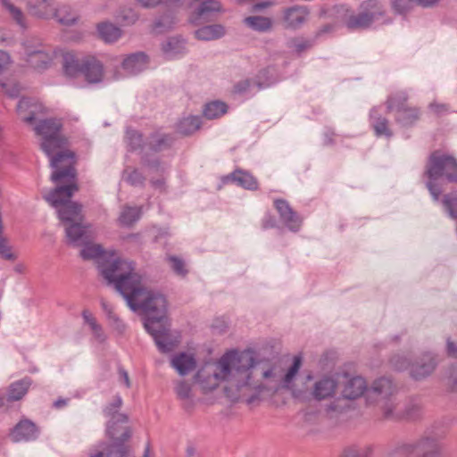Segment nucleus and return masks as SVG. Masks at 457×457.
<instances>
[{
	"mask_svg": "<svg viewBox=\"0 0 457 457\" xmlns=\"http://www.w3.org/2000/svg\"><path fill=\"white\" fill-rule=\"evenodd\" d=\"M301 364V357L295 356L283 374L278 364L256 359L251 351H229L218 361L204 366L196 380L204 392L216 389L223 381L228 397L233 401L245 398L251 404L264 395H274L281 387H290Z\"/></svg>",
	"mask_w": 457,
	"mask_h": 457,
	"instance_id": "obj_1",
	"label": "nucleus"
},
{
	"mask_svg": "<svg viewBox=\"0 0 457 457\" xmlns=\"http://www.w3.org/2000/svg\"><path fill=\"white\" fill-rule=\"evenodd\" d=\"M52 168L54 171L51 180L56 187L45 194L43 198L56 210L65 228L68 244L78 247L87 238V227L83 224L82 205L71 201L72 195L79 190L72 154H59L52 160Z\"/></svg>",
	"mask_w": 457,
	"mask_h": 457,
	"instance_id": "obj_2",
	"label": "nucleus"
},
{
	"mask_svg": "<svg viewBox=\"0 0 457 457\" xmlns=\"http://www.w3.org/2000/svg\"><path fill=\"white\" fill-rule=\"evenodd\" d=\"M99 272L107 284L112 285L127 303L132 302L131 294L143 283V278L136 270L135 263L115 253H110L99 262Z\"/></svg>",
	"mask_w": 457,
	"mask_h": 457,
	"instance_id": "obj_3",
	"label": "nucleus"
},
{
	"mask_svg": "<svg viewBox=\"0 0 457 457\" xmlns=\"http://www.w3.org/2000/svg\"><path fill=\"white\" fill-rule=\"evenodd\" d=\"M133 300L127 303L131 310H142L147 316L145 322L151 320H158L159 323L168 321L166 317L167 301L159 292L147 288L142 283L132 294Z\"/></svg>",
	"mask_w": 457,
	"mask_h": 457,
	"instance_id": "obj_4",
	"label": "nucleus"
},
{
	"mask_svg": "<svg viewBox=\"0 0 457 457\" xmlns=\"http://www.w3.org/2000/svg\"><path fill=\"white\" fill-rule=\"evenodd\" d=\"M62 122L56 119H46L38 121L34 127L36 134L41 137V148L42 150L51 157L50 164L52 165V160L57 157L61 154H72L73 164L74 154L71 151H62V147L66 144V139L61 134Z\"/></svg>",
	"mask_w": 457,
	"mask_h": 457,
	"instance_id": "obj_5",
	"label": "nucleus"
},
{
	"mask_svg": "<svg viewBox=\"0 0 457 457\" xmlns=\"http://www.w3.org/2000/svg\"><path fill=\"white\" fill-rule=\"evenodd\" d=\"M385 5L378 0L363 1L358 13H351L345 20V25L351 30L365 29L375 21L386 16Z\"/></svg>",
	"mask_w": 457,
	"mask_h": 457,
	"instance_id": "obj_6",
	"label": "nucleus"
},
{
	"mask_svg": "<svg viewBox=\"0 0 457 457\" xmlns=\"http://www.w3.org/2000/svg\"><path fill=\"white\" fill-rule=\"evenodd\" d=\"M297 372H299V370ZM297 374L298 373L295 375ZM295 378L296 376L292 379L290 387H281L278 391L281 389L290 390L293 396L299 399H304L307 395L310 394V395L317 401L331 399L337 395V382L333 378L323 377L318 379L313 383L310 391L308 386H299L295 384Z\"/></svg>",
	"mask_w": 457,
	"mask_h": 457,
	"instance_id": "obj_7",
	"label": "nucleus"
},
{
	"mask_svg": "<svg viewBox=\"0 0 457 457\" xmlns=\"http://www.w3.org/2000/svg\"><path fill=\"white\" fill-rule=\"evenodd\" d=\"M425 174L431 180L445 177L449 182H457V160L452 155L436 151L429 156Z\"/></svg>",
	"mask_w": 457,
	"mask_h": 457,
	"instance_id": "obj_8",
	"label": "nucleus"
},
{
	"mask_svg": "<svg viewBox=\"0 0 457 457\" xmlns=\"http://www.w3.org/2000/svg\"><path fill=\"white\" fill-rule=\"evenodd\" d=\"M395 370H403L410 368V375L415 380L424 379L435 370L436 362L431 354L426 353L416 359L411 364L406 357L396 355L391 360Z\"/></svg>",
	"mask_w": 457,
	"mask_h": 457,
	"instance_id": "obj_9",
	"label": "nucleus"
},
{
	"mask_svg": "<svg viewBox=\"0 0 457 457\" xmlns=\"http://www.w3.org/2000/svg\"><path fill=\"white\" fill-rule=\"evenodd\" d=\"M145 328L154 337L159 351L162 353L171 352L179 343V337L170 333L168 321L159 323L158 320H151L145 322Z\"/></svg>",
	"mask_w": 457,
	"mask_h": 457,
	"instance_id": "obj_10",
	"label": "nucleus"
},
{
	"mask_svg": "<svg viewBox=\"0 0 457 457\" xmlns=\"http://www.w3.org/2000/svg\"><path fill=\"white\" fill-rule=\"evenodd\" d=\"M131 434L128 415L120 414L116 416V419L110 420L107 424V435L111 442L101 445L129 444Z\"/></svg>",
	"mask_w": 457,
	"mask_h": 457,
	"instance_id": "obj_11",
	"label": "nucleus"
},
{
	"mask_svg": "<svg viewBox=\"0 0 457 457\" xmlns=\"http://www.w3.org/2000/svg\"><path fill=\"white\" fill-rule=\"evenodd\" d=\"M426 436L415 444H408L403 446L405 454H414L416 457H436L441 450L440 438Z\"/></svg>",
	"mask_w": 457,
	"mask_h": 457,
	"instance_id": "obj_12",
	"label": "nucleus"
},
{
	"mask_svg": "<svg viewBox=\"0 0 457 457\" xmlns=\"http://www.w3.org/2000/svg\"><path fill=\"white\" fill-rule=\"evenodd\" d=\"M48 109L41 102L34 98L23 97L17 104V112L26 123L32 125L34 121L41 120Z\"/></svg>",
	"mask_w": 457,
	"mask_h": 457,
	"instance_id": "obj_13",
	"label": "nucleus"
},
{
	"mask_svg": "<svg viewBox=\"0 0 457 457\" xmlns=\"http://www.w3.org/2000/svg\"><path fill=\"white\" fill-rule=\"evenodd\" d=\"M309 14L310 11L306 6L295 5L286 8L283 11V25L287 29H297L307 21Z\"/></svg>",
	"mask_w": 457,
	"mask_h": 457,
	"instance_id": "obj_14",
	"label": "nucleus"
},
{
	"mask_svg": "<svg viewBox=\"0 0 457 457\" xmlns=\"http://www.w3.org/2000/svg\"><path fill=\"white\" fill-rule=\"evenodd\" d=\"M9 64V55L4 51H0V86L6 95L15 97L19 95L21 87L14 79L4 77Z\"/></svg>",
	"mask_w": 457,
	"mask_h": 457,
	"instance_id": "obj_15",
	"label": "nucleus"
},
{
	"mask_svg": "<svg viewBox=\"0 0 457 457\" xmlns=\"http://www.w3.org/2000/svg\"><path fill=\"white\" fill-rule=\"evenodd\" d=\"M89 457H135L129 444L98 445Z\"/></svg>",
	"mask_w": 457,
	"mask_h": 457,
	"instance_id": "obj_16",
	"label": "nucleus"
},
{
	"mask_svg": "<svg viewBox=\"0 0 457 457\" xmlns=\"http://www.w3.org/2000/svg\"><path fill=\"white\" fill-rule=\"evenodd\" d=\"M38 428L28 419L21 420L12 429L10 436L13 442L35 440L38 436Z\"/></svg>",
	"mask_w": 457,
	"mask_h": 457,
	"instance_id": "obj_17",
	"label": "nucleus"
},
{
	"mask_svg": "<svg viewBox=\"0 0 457 457\" xmlns=\"http://www.w3.org/2000/svg\"><path fill=\"white\" fill-rule=\"evenodd\" d=\"M274 205L285 225L290 230L297 231L301 227L302 220L289 204L284 199H276Z\"/></svg>",
	"mask_w": 457,
	"mask_h": 457,
	"instance_id": "obj_18",
	"label": "nucleus"
},
{
	"mask_svg": "<svg viewBox=\"0 0 457 457\" xmlns=\"http://www.w3.org/2000/svg\"><path fill=\"white\" fill-rule=\"evenodd\" d=\"M82 74L89 83H98L104 78V65L95 56L82 59Z\"/></svg>",
	"mask_w": 457,
	"mask_h": 457,
	"instance_id": "obj_19",
	"label": "nucleus"
},
{
	"mask_svg": "<svg viewBox=\"0 0 457 457\" xmlns=\"http://www.w3.org/2000/svg\"><path fill=\"white\" fill-rule=\"evenodd\" d=\"M90 235L88 229H87V238L79 245L82 246L79 254L83 260L95 261L99 269V262H102L104 258L109 256L111 253L104 251L102 245L99 244L90 243L88 241Z\"/></svg>",
	"mask_w": 457,
	"mask_h": 457,
	"instance_id": "obj_20",
	"label": "nucleus"
},
{
	"mask_svg": "<svg viewBox=\"0 0 457 457\" xmlns=\"http://www.w3.org/2000/svg\"><path fill=\"white\" fill-rule=\"evenodd\" d=\"M174 391L183 408L187 411H191L195 404L192 385L184 380H179L175 384Z\"/></svg>",
	"mask_w": 457,
	"mask_h": 457,
	"instance_id": "obj_21",
	"label": "nucleus"
},
{
	"mask_svg": "<svg viewBox=\"0 0 457 457\" xmlns=\"http://www.w3.org/2000/svg\"><path fill=\"white\" fill-rule=\"evenodd\" d=\"M394 392L392 382L385 378L376 380L371 388L368 391L369 398L381 402L386 400Z\"/></svg>",
	"mask_w": 457,
	"mask_h": 457,
	"instance_id": "obj_22",
	"label": "nucleus"
},
{
	"mask_svg": "<svg viewBox=\"0 0 457 457\" xmlns=\"http://www.w3.org/2000/svg\"><path fill=\"white\" fill-rule=\"evenodd\" d=\"M147 63L148 58L144 53H136L124 58L121 65L125 71L134 75L145 70Z\"/></svg>",
	"mask_w": 457,
	"mask_h": 457,
	"instance_id": "obj_23",
	"label": "nucleus"
},
{
	"mask_svg": "<svg viewBox=\"0 0 457 457\" xmlns=\"http://www.w3.org/2000/svg\"><path fill=\"white\" fill-rule=\"evenodd\" d=\"M28 6L32 14L49 19L53 18L56 4L54 0H29Z\"/></svg>",
	"mask_w": 457,
	"mask_h": 457,
	"instance_id": "obj_24",
	"label": "nucleus"
},
{
	"mask_svg": "<svg viewBox=\"0 0 457 457\" xmlns=\"http://www.w3.org/2000/svg\"><path fill=\"white\" fill-rule=\"evenodd\" d=\"M195 359L192 354L181 353L172 357L171 366L184 376L192 371L195 368Z\"/></svg>",
	"mask_w": 457,
	"mask_h": 457,
	"instance_id": "obj_25",
	"label": "nucleus"
},
{
	"mask_svg": "<svg viewBox=\"0 0 457 457\" xmlns=\"http://www.w3.org/2000/svg\"><path fill=\"white\" fill-rule=\"evenodd\" d=\"M367 388V384L361 377L350 378L345 385L343 395L347 399H355L362 395Z\"/></svg>",
	"mask_w": 457,
	"mask_h": 457,
	"instance_id": "obj_26",
	"label": "nucleus"
},
{
	"mask_svg": "<svg viewBox=\"0 0 457 457\" xmlns=\"http://www.w3.org/2000/svg\"><path fill=\"white\" fill-rule=\"evenodd\" d=\"M226 179H230L248 190H256L258 188L256 179L249 172L241 170H235Z\"/></svg>",
	"mask_w": 457,
	"mask_h": 457,
	"instance_id": "obj_27",
	"label": "nucleus"
},
{
	"mask_svg": "<svg viewBox=\"0 0 457 457\" xmlns=\"http://www.w3.org/2000/svg\"><path fill=\"white\" fill-rule=\"evenodd\" d=\"M420 109L415 106L408 105L401 110L399 113L395 114V121L403 127L412 126L420 120Z\"/></svg>",
	"mask_w": 457,
	"mask_h": 457,
	"instance_id": "obj_28",
	"label": "nucleus"
},
{
	"mask_svg": "<svg viewBox=\"0 0 457 457\" xmlns=\"http://www.w3.org/2000/svg\"><path fill=\"white\" fill-rule=\"evenodd\" d=\"M2 6L9 17L21 28H27V19L22 10L12 4L10 0H1Z\"/></svg>",
	"mask_w": 457,
	"mask_h": 457,
	"instance_id": "obj_29",
	"label": "nucleus"
},
{
	"mask_svg": "<svg viewBox=\"0 0 457 457\" xmlns=\"http://www.w3.org/2000/svg\"><path fill=\"white\" fill-rule=\"evenodd\" d=\"M97 32L99 37L107 43L114 42L121 36L120 29L110 22L99 23Z\"/></svg>",
	"mask_w": 457,
	"mask_h": 457,
	"instance_id": "obj_30",
	"label": "nucleus"
},
{
	"mask_svg": "<svg viewBox=\"0 0 457 457\" xmlns=\"http://www.w3.org/2000/svg\"><path fill=\"white\" fill-rule=\"evenodd\" d=\"M30 385L31 381L29 378H23L21 380L12 383L7 391L8 400H21L27 394Z\"/></svg>",
	"mask_w": 457,
	"mask_h": 457,
	"instance_id": "obj_31",
	"label": "nucleus"
},
{
	"mask_svg": "<svg viewBox=\"0 0 457 457\" xmlns=\"http://www.w3.org/2000/svg\"><path fill=\"white\" fill-rule=\"evenodd\" d=\"M246 26L259 32H265L272 28V20L264 16H249L245 18Z\"/></svg>",
	"mask_w": 457,
	"mask_h": 457,
	"instance_id": "obj_32",
	"label": "nucleus"
},
{
	"mask_svg": "<svg viewBox=\"0 0 457 457\" xmlns=\"http://www.w3.org/2000/svg\"><path fill=\"white\" fill-rule=\"evenodd\" d=\"M225 29L220 25L204 26L195 31V36L201 40H214L222 37Z\"/></svg>",
	"mask_w": 457,
	"mask_h": 457,
	"instance_id": "obj_33",
	"label": "nucleus"
},
{
	"mask_svg": "<svg viewBox=\"0 0 457 457\" xmlns=\"http://www.w3.org/2000/svg\"><path fill=\"white\" fill-rule=\"evenodd\" d=\"M408 95L405 92H397L391 95L386 100V108L388 112H396L399 113L401 110L408 106Z\"/></svg>",
	"mask_w": 457,
	"mask_h": 457,
	"instance_id": "obj_34",
	"label": "nucleus"
},
{
	"mask_svg": "<svg viewBox=\"0 0 457 457\" xmlns=\"http://www.w3.org/2000/svg\"><path fill=\"white\" fill-rule=\"evenodd\" d=\"M377 110L373 109L370 112V117L374 120L372 127L375 130V133L378 137H390L392 136V131L388 127V120L381 116H377Z\"/></svg>",
	"mask_w": 457,
	"mask_h": 457,
	"instance_id": "obj_35",
	"label": "nucleus"
},
{
	"mask_svg": "<svg viewBox=\"0 0 457 457\" xmlns=\"http://www.w3.org/2000/svg\"><path fill=\"white\" fill-rule=\"evenodd\" d=\"M63 70L68 77L75 78L79 74H82V60L79 62L71 54L63 56Z\"/></svg>",
	"mask_w": 457,
	"mask_h": 457,
	"instance_id": "obj_36",
	"label": "nucleus"
},
{
	"mask_svg": "<svg viewBox=\"0 0 457 457\" xmlns=\"http://www.w3.org/2000/svg\"><path fill=\"white\" fill-rule=\"evenodd\" d=\"M28 62L31 67L37 70L45 69L50 63L51 58L47 53L42 50H37L28 54Z\"/></svg>",
	"mask_w": 457,
	"mask_h": 457,
	"instance_id": "obj_37",
	"label": "nucleus"
},
{
	"mask_svg": "<svg viewBox=\"0 0 457 457\" xmlns=\"http://www.w3.org/2000/svg\"><path fill=\"white\" fill-rule=\"evenodd\" d=\"M200 120L196 116H188L179 120L177 131L181 135H190L199 129Z\"/></svg>",
	"mask_w": 457,
	"mask_h": 457,
	"instance_id": "obj_38",
	"label": "nucleus"
},
{
	"mask_svg": "<svg viewBox=\"0 0 457 457\" xmlns=\"http://www.w3.org/2000/svg\"><path fill=\"white\" fill-rule=\"evenodd\" d=\"M53 18L62 25H71L75 22L77 17L68 5H59L55 7Z\"/></svg>",
	"mask_w": 457,
	"mask_h": 457,
	"instance_id": "obj_39",
	"label": "nucleus"
},
{
	"mask_svg": "<svg viewBox=\"0 0 457 457\" xmlns=\"http://www.w3.org/2000/svg\"><path fill=\"white\" fill-rule=\"evenodd\" d=\"M82 318L84 322L89 327L95 338L103 342L104 340V334L102 327L98 324L94 315L88 310H84L82 312Z\"/></svg>",
	"mask_w": 457,
	"mask_h": 457,
	"instance_id": "obj_40",
	"label": "nucleus"
},
{
	"mask_svg": "<svg viewBox=\"0 0 457 457\" xmlns=\"http://www.w3.org/2000/svg\"><path fill=\"white\" fill-rule=\"evenodd\" d=\"M140 217V208L126 206L123 208L118 219L119 224L123 227H129Z\"/></svg>",
	"mask_w": 457,
	"mask_h": 457,
	"instance_id": "obj_41",
	"label": "nucleus"
},
{
	"mask_svg": "<svg viewBox=\"0 0 457 457\" xmlns=\"http://www.w3.org/2000/svg\"><path fill=\"white\" fill-rule=\"evenodd\" d=\"M199 3V7L195 10L198 17L207 16L212 12L220 11L221 5L218 0H194Z\"/></svg>",
	"mask_w": 457,
	"mask_h": 457,
	"instance_id": "obj_42",
	"label": "nucleus"
},
{
	"mask_svg": "<svg viewBox=\"0 0 457 457\" xmlns=\"http://www.w3.org/2000/svg\"><path fill=\"white\" fill-rule=\"evenodd\" d=\"M227 104L220 101H214L205 105L204 115L208 119H217L227 112Z\"/></svg>",
	"mask_w": 457,
	"mask_h": 457,
	"instance_id": "obj_43",
	"label": "nucleus"
},
{
	"mask_svg": "<svg viewBox=\"0 0 457 457\" xmlns=\"http://www.w3.org/2000/svg\"><path fill=\"white\" fill-rule=\"evenodd\" d=\"M122 179L133 187H140L145 183V177L135 168L128 167L124 170Z\"/></svg>",
	"mask_w": 457,
	"mask_h": 457,
	"instance_id": "obj_44",
	"label": "nucleus"
},
{
	"mask_svg": "<svg viewBox=\"0 0 457 457\" xmlns=\"http://www.w3.org/2000/svg\"><path fill=\"white\" fill-rule=\"evenodd\" d=\"M162 50L167 56L172 57L182 53L184 43L180 39L170 38L162 46Z\"/></svg>",
	"mask_w": 457,
	"mask_h": 457,
	"instance_id": "obj_45",
	"label": "nucleus"
},
{
	"mask_svg": "<svg viewBox=\"0 0 457 457\" xmlns=\"http://www.w3.org/2000/svg\"><path fill=\"white\" fill-rule=\"evenodd\" d=\"M122 403L123 402L120 395L114 396L112 402L104 408V411L105 416L110 418V420H112L116 419V416L123 414L122 412H120Z\"/></svg>",
	"mask_w": 457,
	"mask_h": 457,
	"instance_id": "obj_46",
	"label": "nucleus"
},
{
	"mask_svg": "<svg viewBox=\"0 0 457 457\" xmlns=\"http://www.w3.org/2000/svg\"><path fill=\"white\" fill-rule=\"evenodd\" d=\"M167 261L171 268V270L180 277H186L188 270L187 269L185 262L177 256H168Z\"/></svg>",
	"mask_w": 457,
	"mask_h": 457,
	"instance_id": "obj_47",
	"label": "nucleus"
},
{
	"mask_svg": "<svg viewBox=\"0 0 457 457\" xmlns=\"http://www.w3.org/2000/svg\"><path fill=\"white\" fill-rule=\"evenodd\" d=\"M415 4L416 0H391L393 10L398 14H404L411 11Z\"/></svg>",
	"mask_w": 457,
	"mask_h": 457,
	"instance_id": "obj_48",
	"label": "nucleus"
},
{
	"mask_svg": "<svg viewBox=\"0 0 457 457\" xmlns=\"http://www.w3.org/2000/svg\"><path fill=\"white\" fill-rule=\"evenodd\" d=\"M126 139L129 145L133 150L139 148L143 143L142 135L134 129L127 130Z\"/></svg>",
	"mask_w": 457,
	"mask_h": 457,
	"instance_id": "obj_49",
	"label": "nucleus"
},
{
	"mask_svg": "<svg viewBox=\"0 0 457 457\" xmlns=\"http://www.w3.org/2000/svg\"><path fill=\"white\" fill-rule=\"evenodd\" d=\"M443 202L450 215L453 218H457V192L445 195Z\"/></svg>",
	"mask_w": 457,
	"mask_h": 457,
	"instance_id": "obj_50",
	"label": "nucleus"
},
{
	"mask_svg": "<svg viewBox=\"0 0 457 457\" xmlns=\"http://www.w3.org/2000/svg\"><path fill=\"white\" fill-rule=\"evenodd\" d=\"M429 110L436 116H441L447 113L450 110L448 104L438 103L436 101L432 102L428 105Z\"/></svg>",
	"mask_w": 457,
	"mask_h": 457,
	"instance_id": "obj_51",
	"label": "nucleus"
},
{
	"mask_svg": "<svg viewBox=\"0 0 457 457\" xmlns=\"http://www.w3.org/2000/svg\"><path fill=\"white\" fill-rule=\"evenodd\" d=\"M169 141V137L166 136H154L150 141V146L152 149L157 151L160 150L163 145H166Z\"/></svg>",
	"mask_w": 457,
	"mask_h": 457,
	"instance_id": "obj_52",
	"label": "nucleus"
},
{
	"mask_svg": "<svg viewBox=\"0 0 457 457\" xmlns=\"http://www.w3.org/2000/svg\"><path fill=\"white\" fill-rule=\"evenodd\" d=\"M100 303H101V306H102L103 311L104 312V313L107 315V317L110 320H113L115 322L120 321L119 317L114 313L113 306L112 304H110L104 299H101Z\"/></svg>",
	"mask_w": 457,
	"mask_h": 457,
	"instance_id": "obj_53",
	"label": "nucleus"
},
{
	"mask_svg": "<svg viewBox=\"0 0 457 457\" xmlns=\"http://www.w3.org/2000/svg\"><path fill=\"white\" fill-rule=\"evenodd\" d=\"M144 166L149 174L154 171L159 172L163 170V168L161 167L160 163L156 160H145Z\"/></svg>",
	"mask_w": 457,
	"mask_h": 457,
	"instance_id": "obj_54",
	"label": "nucleus"
},
{
	"mask_svg": "<svg viewBox=\"0 0 457 457\" xmlns=\"http://www.w3.org/2000/svg\"><path fill=\"white\" fill-rule=\"evenodd\" d=\"M251 85V81L248 79L241 80L234 86V93L245 94L249 91Z\"/></svg>",
	"mask_w": 457,
	"mask_h": 457,
	"instance_id": "obj_55",
	"label": "nucleus"
},
{
	"mask_svg": "<svg viewBox=\"0 0 457 457\" xmlns=\"http://www.w3.org/2000/svg\"><path fill=\"white\" fill-rule=\"evenodd\" d=\"M173 23L172 19L170 16H164L162 19L155 21L154 28L159 29H170Z\"/></svg>",
	"mask_w": 457,
	"mask_h": 457,
	"instance_id": "obj_56",
	"label": "nucleus"
},
{
	"mask_svg": "<svg viewBox=\"0 0 457 457\" xmlns=\"http://www.w3.org/2000/svg\"><path fill=\"white\" fill-rule=\"evenodd\" d=\"M119 378H120V381L121 383H123L127 388H129V387L131 386L130 379H129V374H128V372H127L124 369H122V368H120V369H119Z\"/></svg>",
	"mask_w": 457,
	"mask_h": 457,
	"instance_id": "obj_57",
	"label": "nucleus"
},
{
	"mask_svg": "<svg viewBox=\"0 0 457 457\" xmlns=\"http://www.w3.org/2000/svg\"><path fill=\"white\" fill-rule=\"evenodd\" d=\"M427 187L429 190L430 194L434 197L435 200H438L439 195L441 194V189L435 185L432 181H428L427 183Z\"/></svg>",
	"mask_w": 457,
	"mask_h": 457,
	"instance_id": "obj_58",
	"label": "nucleus"
},
{
	"mask_svg": "<svg viewBox=\"0 0 457 457\" xmlns=\"http://www.w3.org/2000/svg\"><path fill=\"white\" fill-rule=\"evenodd\" d=\"M185 457H202V455L195 445H187L185 450Z\"/></svg>",
	"mask_w": 457,
	"mask_h": 457,
	"instance_id": "obj_59",
	"label": "nucleus"
},
{
	"mask_svg": "<svg viewBox=\"0 0 457 457\" xmlns=\"http://www.w3.org/2000/svg\"><path fill=\"white\" fill-rule=\"evenodd\" d=\"M343 457H366V454H365L364 451L350 449L345 453Z\"/></svg>",
	"mask_w": 457,
	"mask_h": 457,
	"instance_id": "obj_60",
	"label": "nucleus"
},
{
	"mask_svg": "<svg viewBox=\"0 0 457 457\" xmlns=\"http://www.w3.org/2000/svg\"><path fill=\"white\" fill-rule=\"evenodd\" d=\"M447 353L453 357H457V346L450 339L447 340Z\"/></svg>",
	"mask_w": 457,
	"mask_h": 457,
	"instance_id": "obj_61",
	"label": "nucleus"
},
{
	"mask_svg": "<svg viewBox=\"0 0 457 457\" xmlns=\"http://www.w3.org/2000/svg\"><path fill=\"white\" fill-rule=\"evenodd\" d=\"M271 5H273V3L270 2V1L261 2V3L255 4L253 6V11H260V10L270 7Z\"/></svg>",
	"mask_w": 457,
	"mask_h": 457,
	"instance_id": "obj_62",
	"label": "nucleus"
},
{
	"mask_svg": "<svg viewBox=\"0 0 457 457\" xmlns=\"http://www.w3.org/2000/svg\"><path fill=\"white\" fill-rule=\"evenodd\" d=\"M417 4L422 7H431L435 5L438 0H416Z\"/></svg>",
	"mask_w": 457,
	"mask_h": 457,
	"instance_id": "obj_63",
	"label": "nucleus"
},
{
	"mask_svg": "<svg viewBox=\"0 0 457 457\" xmlns=\"http://www.w3.org/2000/svg\"><path fill=\"white\" fill-rule=\"evenodd\" d=\"M384 409V415L386 418H390L393 413L394 406L392 403H386L383 406Z\"/></svg>",
	"mask_w": 457,
	"mask_h": 457,
	"instance_id": "obj_64",
	"label": "nucleus"
}]
</instances>
